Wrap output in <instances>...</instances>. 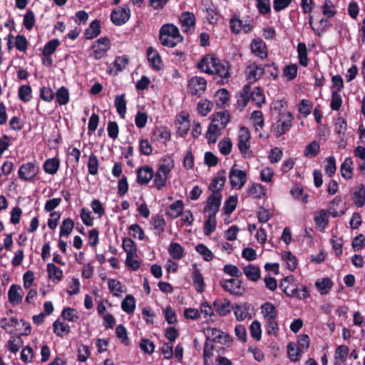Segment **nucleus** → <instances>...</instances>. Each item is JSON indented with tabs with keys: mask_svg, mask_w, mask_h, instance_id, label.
Wrapping results in <instances>:
<instances>
[{
	"mask_svg": "<svg viewBox=\"0 0 365 365\" xmlns=\"http://www.w3.org/2000/svg\"><path fill=\"white\" fill-rule=\"evenodd\" d=\"M248 195L253 198H262L266 194V188L259 183H250L247 187Z\"/></svg>",
	"mask_w": 365,
	"mask_h": 365,
	"instance_id": "26",
	"label": "nucleus"
},
{
	"mask_svg": "<svg viewBox=\"0 0 365 365\" xmlns=\"http://www.w3.org/2000/svg\"><path fill=\"white\" fill-rule=\"evenodd\" d=\"M154 135L158 141L166 144L170 140L171 133L167 128L161 127L154 131Z\"/></svg>",
	"mask_w": 365,
	"mask_h": 365,
	"instance_id": "47",
	"label": "nucleus"
},
{
	"mask_svg": "<svg viewBox=\"0 0 365 365\" xmlns=\"http://www.w3.org/2000/svg\"><path fill=\"white\" fill-rule=\"evenodd\" d=\"M222 134V130L212 120L208 127L206 136L209 143H215Z\"/></svg>",
	"mask_w": 365,
	"mask_h": 365,
	"instance_id": "38",
	"label": "nucleus"
},
{
	"mask_svg": "<svg viewBox=\"0 0 365 365\" xmlns=\"http://www.w3.org/2000/svg\"><path fill=\"white\" fill-rule=\"evenodd\" d=\"M297 53L299 64L306 67L308 65L307 48L304 43H299L297 45Z\"/></svg>",
	"mask_w": 365,
	"mask_h": 365,
	"instance_id": "51",
	"label": "nucleus"
},
{
	"mask_svg": "<svg viewBox=\"0 0 365 365\" xmlns=\"http://www.w3.org/2000/svg\"><path fill=\"white\" fill-rule=\"evenodd\" d=\"M101 33L100 23L97 20L93 21L85 31V36L88 39H93Z\"/></svg>",
	"mask_w": 365,
	"mask_h": 365,
	"instance_id": "44",
	"label": "nucleus"
},
{
	"mask_svg": "<svg viewBox=\"0 0 365 365\" xmlns=\"http://www.w3.org/2000/svg\"><path fill=\"white\" fill-rule=\"evenodd\" d=\"M177 133L181 137H185L190 127L189 114L185 111L181 112L176 118Z\"/></svg>",
	"mask_w": 365,
	"mask_h": 365,
	"instance_id": "14",
	"label": "nucleus"
},
{
	"mask_svg": "<svg viewBox=\"0 0 365 365\" xmlns=\"http://www.w3.org/2000/svg\"><path fill=\"white\" fill-rule=\"evenodd\" d=\"M252 53L257 57L264 59L267 57L268 49L266 43L259 38H255L250 44Z\"/></svg>",
	"mask_w": 365,
	"mask_h": 365,
	"instance_id": "18",
	"label": "nucleus"
},
{
	"mask_svg": "<svg viewBox=\"0 0 365 365\" xmlns=\"http://www.w3.org/2000/svg\"><path fill=\"white\" fill-rule=\"evenodd\" d=\"M324 172L329 176H332L336 170V159L334 156H330L325 160Z\"/></svg>",
	"mask_w": 365,
	"mask_h": 365,
	"instance_id": "64",
	"label": "nucleus"
},
{
	"mask_svg": "<svg viewBox=\"0 0 365 365\" xmlns=\"http://www.w3.org/2000/svg\"><path fill=\"white\" fill-rule=\"evenodd\" d=\"M114 104L118 114L122 118H125L126 113V101L125 99V94L116 96L115 98Z\"/></svg>",
	"mask_w": 365,
	"mask_h": 365,
	"instance_id": "40",
	"label": "nucleus"
},
{
	"mask_svg": "<svg viewBox=\"0 0 365 365\" xmlns=\"http://www.w3.org/2000/svg\"><path fill=\"white\" fill-rule=\"evenodd\" d=\"M216 215H207L203 226V232L206 236L210 235L216 229Z\"/></svg>",
	"mask_w": 365,
	"mask_h": 365,
	"instance_id": "41",
	"label": "nucleus"
},
{
	"mask_svg": "<svg viewBox=\"0 0 365 365\" xmlns=\"http://www.w3.org/2000/svg\"><path fill=\"white\" fill-rule=\"evenodd\" d=\"M352 200L357 207H361L365 204V189L360 185L354 192Z\"/></svg>",
	"mask_w": 365,
	"mask_h": 365,
	"instance_id": "42",
	"label": "nucleus"
},
{
	"mask_svg": "<svg viewBox=\"0 0 365 365\" xmlns=\"http://www.w3.org/2000/svg\"><path fill=\"white\" fill-rule=\"evenodd\" d=\"M122 248L126 255L138 252L136 243L130 237H124L122 240Z\"/></svg>",
	"mask_w": 365,
	"mask_h": 365,
	"instance_id": "53",
	"label": "nucleus"
},
{
	"mask_svg": "<svg viewBox=\"0 0 365 365\" xmlns=\"http://www.w3.org/2000/svg\"><path fill=\"white\" fill-rule=\"evenodd\" d=\"M319 143L314 140L306 146L304 151V155L309 158L315 157L319 153Z\"/></svg>",
	"mask_w": 365,
	"mask_h": 365,
	"instance_id": "56",
	"label": "nucleus"
},
{
	"mask_svg": "<svg viewBox=\"0 0 365 365\" xmlns=\"http://www.w3.org/2000/svg\"><path fill=\"white\" fill-rule=\"evenodd\" d=\"M183 210V201L181 200H178L168 207L166 210V215L171 219H175L181 215Z\"/></svg>",
	"mask_w": 365,
	"mask_h": 365,
	"instance_id": "23",
	"label": "nucleus"
},
{
	"mask_svg": "<svg viewBox=\"0 0 365 365\" xmlns=\"http://www.w3.org/2000/svg\"><path fill=\"white\" fill-rule=\"evenodd\" d=\"M332 286L333 283L328 277L320 278L315 282V287L322 295L327 294Z\"/></svg>",
	"mask_w": 365,
	"mask_h": 365,
	"instance_id": "29",
	"label": "nucleus"
},
{
	"mask_svg": "<svg viewBox=\"0 0 365 365\" xmlns=\"http://www.w3.org/2000/svg\"><path fill=\"white\" fill-rule=\"evenodd\" d=\"M329 212L325 210H321L316 212L314 216V220L317 227L320 231H324L329 223Z\"/></svg>",
	"mask_w": 365,
	"mask_h": 365,
	"instance_id": "22",
	"label": "nucleus"
},
{
	"mask_svg": "<svg viewBox=\"0 0 365 365\" xmlns=\"http://www.w3.org/2000/svg\"><path fill=\"white\" fill-rule=\"evenodd\" d=\"M244 274L251 281L256 282L260 277V269L258 267L248 265L243 269Z\"/></svg>",
	"mask_w": 365,
	"mask_h": 365,
	"instance_id": "48",
	"label": "nucleus"
},
{
	"mask_svg": "<svg viewBox=\"0 0 365 365\" xmlns=\"http://www.w3.org/2000/svg\"><path fill=\"white\" fill-rule=\"evenodd\" d=\"M229 181L232 188L240 190L247 182V173L233 165L229 173Z\"/></svg>",
	"mask_w": 365,
	"mask_h": 365,
	"instance_id": "5",
	"label": "nucleus"
},
{
	"mask_svg": "<svg viewBox=\"0 0 365 365\" xmlns=\"http://www.w3.org/2000/svg\"><path fill=\"white\" fill-rule=\"evenodd\" d=\"M349 347L346 345H339L336 347L335 354H334V361L335 364L341 365L343 364L348 355H349Z\"/></svg>",
	"mask_w": 365,
	"mask_h": 365,
	"instance_id": "35",
	"label": "nucleus"
},
{
	"mask_svg": "<svg viewBox=\"0 0 365 365\" xmlns=\"http://www.w3.org/2000/svg\"><path fill=\"white\" fill-rule=\"evenodd\" d=\"M60 45V41L57 38L52 39L47 42L44 46L43 54L45 56H50L55 52L57 47Z\"/></svg>",
	"mask_w": 365,
	"mask_h": 365,
	"instance_id": "63",
	"label": "nucleus"
},
{
	"mask_svg": "<svg viewBox=\"0 0 365 365\" xmlns=\"http://www.w3.org/2000/svg\"><path fill=\"white\" fill-rule=\"evenodd\" d=\"M192 279L193 286L198 292H203L205 289V284L204 282V277L200 272V270L195 267L194 270L192 273Z\"/></svg>",
	"mask_w": 365,
	"mask_h": 365,
	"instance_id": "27",
	"label": "nucleus"
},
{
	"mask_svg": "<svg viewBox=\"0 0 365 365\" xmlns=\"http://www.w3.org/2000/svg\"><path fill=\"white\" fill-rule=\"evenodd\" d=\"M208 341H212L224 345H230L232 341V337L225 332L214 328L208 327L205 331Z\"/></svg>",
	"mask_w": 365,
	"mask_h": 365,
	"instance_id": "6",
	"label": "nucleus"
},
{
	"mask_svg": "<svg viewBox=\"0 0 365 365\" xmlns=\"http://www.w3.org/2000/svg\"><path fill=\"white\" fill-rule=\"evenodd\" d=\"M217 58L214 54L205 55L197 63V68L202 72L211 75Z\"/></svg>",
	"mask_w": 365,
	"mask_h": 365,
	"instance_id": "19",
	"label": "nucleus"
},
{
	"mask_svg": "<svg viewBox=\"0 0 365 365\" xmlns=\"http://www.w3.org/2000/svg\"><path fill=\"white\" fill-rule=\"evenodd\" d=\"M301 351L294 343H289L287 345L288 356L292 361H297L299 359Z\"/></svg>",
	"mask_w": 365,
	"mask_h": 365,
	"instance_id": "61",
	"label": "nucleus"
},
{
	"mask_svg": "<svg viewBox=\"0 0 365 365\" xmlns=\"http://www.w3.org/2000/svg\"><path fill=\"white\" fill-rule=\"evenodd\" d=\"M211 75H216L220 77L223 82H227L231 76L230 63L225 60H221L217 58Z\"/></svg>",
	"mask_w": 365,
	"mask_h": 365,
	"instance_id": "9",
	"label": "nucleus"
},
{
	"mask_svg": "<svg viewBox=\"0 0 365 365\" xmlns=\"http://www.w3.org/2000/svg\"><path fill=\"white\" fill-rule=\"evenodd\" d=\"M74 227L73 221L70 219H66L62 222V224L60 227V233L59 235L61 237H68L72 232Z\"/></svg>",
	"mask_w": 365,
	"mask_h": 365,
	"instance_id": "57",
	"label": "nucleus"
},
{
	"mask_svg": "<svg viewBox=\"0 0 365 365\" xmlns=\"http://www.w3.org/2000/svg\"><path fill=\"white\" fill-rule=\"evenodd\" d=\"M136 181L140 185H147L153 177V169L151 166L139 167L136 170Z\"/></svg>",
	"mask_w": 365,
	"mask_h": 365,
	"instance_id": "16",
	"label": "nucleus"
},
{
	"mask_svg": "<svg viewBox=\"0 0 365 365\" xmlns=\"http://www.w3.org/2000/svg\"><path fill=\"white\" fill-rule=\"evenodd\" d=\"M251 99L257 106L260 107L265 102V97L262 90L259 87H255L251 91L250 85H246L240 96L237 99V104L241 107H245L249 100Z\"/></svg>",
	"mask_w": 365,
	"mask_h": 365,
	"instance_id": "2",
	"label": "nucleus"
},
{
	"mask_svg": "<svg viewBox=\"0 0 365 365\" xmlns=\"http://www.w3.org/2000/svg\"><path fill=\"white\" fill-rule=\"evenodd\" d=\"M213 103L207 100L202 99L199 101L197 103V111L198 113L202 115L206 116L212 109Z\"/></svg>",
	"mask_w": 365,
	"mask_h": 365,
	"instance_id": "58",
	"label": "nucleus"
},
{
	"mask_svg": "<svg viewBox=\"0 0 365 365\" xmlns=\"http://www.w3.org/2000/svg\"><path fill=\"white\" fill-rule=\"evenodd\" d=\"M153 185L152 187L157 190H163L167 184L168 178L158 173L157 170L154 173L153 172Z\"/></svg>",
	"mask_w": 365,
	"mask_h": 365,
	"instance_id": "46",
	"label": "nucleus"
},
{
	"mask_svg": "<svg viewBox=\"0 0 365 365\" xmlns=\"http://www.w3.org/2000/svg\"><path fill=\"white\" fill-rule=\"evenodd\" d=\"M222 288L234 295H242L244 293V288L241 285L240 281L235 279H225L220 282Z\"/></svg>",
	"mask_w": 365,
	"mask_h": 365,
	"instance_id": "15",
	"label": "nucleus"
},
{
	"mask_svg": "<svg viewBox=\"0 0 365 365\" xmlns=\"http://www.w3.org/2000/svg\"><path fill=\"white\" fill-rule=\"evenodd\" d=\"M87 166L89 174L92 175H96L98 174L99 163L96 155L91 154L89 156Z\"/></svg>",
	"mask_w": 365,
	"mask_h": 365,
	"instance_id": "62",
	"label": "nucleus"
},
{
	"mask_svg": "<svg viewBox=\"0 0 365 365\" xmlns=\"http://www.w3.org/2000/svg\"><path fill=\"white\" fill-rule=\"evenodd\" d=\"M130 17V10L128 7L120 6L114 9L110 14V20L115 26H122Z\"/></svg>",
	"mask_w": 365,
	"mask_h": 365,
	"instance_id": "10",
	"label": "nucleus"
},
{
	"mask_svg": "<svg viewBox=\"0 0 365 365\" xmlns=\"http://www.w3.org/2000/svg\"><path fill=\"white\" fill-rule=\"evenodd\" d=\"M250 134L247 128L242 127L238 132V148L244 158H250L252 151L250 149Z\"/></svg>",
	"mask_w": 365,
	"mask_h": 365,
	"instance_id": "4",
	"label": "nucleus"
},
{
	"mask_svg": "<svg viewBox=\"0 0 365 365\" xmlns=\"http://www.w3.org/2000/svg\"><path fill=\"white\" fill-rule=\"evenodd\" d=\"M129 235L134 238H137L139 240H143L145 239V233L143 230L138 224H133L128 227Z\"/></svg>",
	"mask_w": 365,
	"mask_h": 365,
	"instance_id": "60",
	"label": "nucleus"
},
{
	"mask_svg": "<svg viewBox=\"0 0 365 365\" xmlns=\"http://www.w3.org/2000/svg\"><path fill=\"white\" fill-rule=\"evenodd\" d=\"M221 199L222 195L220 192L212 193L207 200L204 212L207 213V215H216L221 205Z\"/></svg>",
	"mask_w": 365,
	"mask_h": 365,
	"instance_id": "12",
	"label": "nucleus"
},
{
	"mask_svg": "<svg viewBox=\"0 0 365 365\" xmlns=\"http://www.w3.org/2000/svg\"><path fill=\"white\" fill-rule=\"evenodd\" d=\"M53 332L60 337H63L70 332V327L68 324L61 322L60 320H56L54 322L53 324Z\"/></svg>",
	"mask_w": 365,
	"mask_h": 365,
	"instance_id": "43",
	"label": "nucleus"
},
{
	"mask_svg": "<svg viewBox=\"0 0 365 365\" xmlns=\"http://www.w3.org/2000/svg\"><path fill=\"white\" fill-rule=\"evenodd\" d=\"M121 309L127 314H132L135 309V299L133 295H127L121 302Z\"/></svg>",
	"mask_w": 365,
	"mask_h": 365,
	"instance_id": "50",
	"label": "nucleus"
},
{
	"mask_svg": "<svg viewBox=\"0 0 365 365\" xmlns=\"http://www.w3.org/2000/svg\"><path fill=\"white\" fill-rule=\"evenodd\" d=\"M250 307L249 305L245 304H237L233 307V311L235 316L236 317V319L237 321H244L246 319L251 318V315L249 312Z\"/></svg>",
	"mask_w": 365,
	"mask_h": 365,
	"instance_id": "32",
	"label": "nucleus"
},
{
	"mask_svg": "<svg viewBox=\"0 0 365 365\" xmlns=\"http://www.w3.org/2000/svg\"><path fill=\"white\" fill-rule=\"evenodd\" d=\"M60 161L57 158L47 159L43 163V170L49 175H54L59 169Z\"/></svg>",
	"mask_w": 365,
	"mask_h": 365,
	"instance_id": "36",
	"label": "nucleus"
},
{
	"mask_svg": "<svg viewBox=\"0 0 365 365\" xmlns=\"http://www.w3.org/2000/svg\"><path fill=\"white\" fill-rule=\"evenodd\" d=\"M125 265L131 270L135 271L140 267V260L138 252L126 255Z\"/></svg>",
	"mask_w": 365,
	"mask_h": 365,
	"instance_id": "45",
	"label": "nucleus"
},
{
	"mask_svg": "<svg viewBox=\"0 0 365 365\" xmlns=\"http://www.w3.org/2000/svg\"><path fill=\"white\" fill-rule=\"evenodd\" d=\"M282 259L286 264L287 267L290 270L293 271L297 266V257L289 251H284L281 254Z\"/></svg>",
	"mask_w": 365,
	"mask_h": 365,
	"instance_id": "39",
	"label": "nucleus"
},
{
	"mask_svg": "<svg viewBox=\"0 0 365 365\" xmlns=\"http://www.w3.org/2000/svg\"><path fill=\"white\" fill-rule=\"evenodd\" d=\"M212 121L215 123L219 122L221 128H225L230 121V115L227 111L217 112L213 115Z\"/></svg>",
	"mask_w": 365,
	"mask_h": 365,
	"instance_id": "55",
	"label": "nucleus"
},
{
	"mask_svg": "<svg viewBox=\"0 0 365 365\" xmlns=\"http://www.w3.org/2000/svg\"><path fill=\"white\" fill-rule=\"evenodd\" d=\"M260 310L262 317L265 321L276 319L277 317V310L271 302H265L262 304Z\"/></svg>",
	"mask_w": 365,
	"mask_h": 365,
	"instance_id": "25",
	"label": "nucleus"
},
{
	"mask_svg": "<svg viewBox=\"0 0 365 365\" xmlns=\"http://www.w3.org/2000/svg\"><path fill=\"white\" fill-rule=\"evenodd\" d=\"M245 76L250 83H254L259 80L264 73V69L256 63L249 64L245 68Z\"/></svg>",
	"mask_w": 365,
	"mask_h": 365,
	"instance_id": "13",
	"label": "nucleus"
},
{
	"mask_svg": "<svg viewBox=\"0 0 365 365\" xmlns=\"http://www.w3.org/2000/svg\"><path fill=\"white\" fill-rule=\"evenodd\" d=\"M206 88L207 81L203 77L194 76L188 81V89L192 95L200 96Z\"/></svg>",
	"mask_w": 365,
	"mask_h": 365,
	"instance_id": "11",
	"label": "nucleus"
},
{
	"mask_svg": "<svg viewBox=\"0 0 365 365\" xmlns=\"http://www.w3.org/2000/svg\"><path fill=\"white\" fill-rule=\"evenodd\" d=\"M292 120L293 115L290 112L280 113L279 119L272 127V133L277 137L284 135L291 128Z\"/></svg>",
	"mask_w": 365,
	"mask_h": 365,
	"instance_id": "3",
	"label": "nucleus"
},
{
	"mask_svg": "<svg viewBox=\"0 0 365 365\" xmlns=\"http://www.w3.org/2000/svg\"><path fill=\"white\" fill-rule=\"evenodd\" d=\"M175 167L174 159L170 156L166 155L160 160L157 171L165 176L168 179L170 178V173Z\"/></svg>",
	"mask_w": 365,
	"mask_h": 365,
	"instance_id": "17",
	"label": "nucleus"
},
{
	"mask_svg": "<svg viewBox=\"0 0 365 365\" xmlns=\"http://www.w3.org/2000/svg\"><path fill=\"white\" fill-rule=\"evenodd\" d=\"M23 297L24 291L19 285L13 284L10 286L8 292V299L12 305L19 304L22 302Z\"/></svg>",
	"mask_w": 365,
	"mask_h": 365,
	"instance_id": "20",
	"label": "nucleus"
},
{
	"mask_svg": "<svg viewBox=\"0 0 365 365\" xmlns=\"http://www.w3.org/2000/svg\"><path fill=\"white\" fill-rule=\"evenodd\" d=\"M39 168L36 163L29 162L22 164L19 170V178L24 181L32 180L38 173Z\"/></svg>",
	"mask_w": 365,
	"mask_h": 365,
	"instance_id": "7",
	"label": "nucleus"
},
{
	"mask_svg": "<svg viewBox=\"0 0 365 365\" xmlns=\"http://www.w3.org/2000/svg\"><path fill=\"white\" fill-rule=\"evenodd\" d=\"M108 286L113 296L119 297L125 292V287L121 282L115 279H109Z\"/></svg>",
	"mask_w": 365,
	"mask_h": 365,
	"instance_id": "33",
	"label": "nucleus"
},
{
	"mask_svg": "<svg viewBox=\"0 0 365 365\" xmlns=\"http://www.w3.org/2000/svg\"><path fill=\"white\" fill-rule=\"evenodd\" d=\"M179 20L184 32H189L194 29L195 16L193 13L188 11L182 12L179 17Z\"/></svg>",
	"mask_w": 365,
	"mask_h": 365,
	"instance_id": "21",
	"label": "nucleus"
},
{
	"mask_svg": "<svg viewBox=\"0 0 365 365\" xmlns=\"http://www.w3.org/2000/svg\"><path fill=\"white\" fill-rule=\"evenodd\" d=\"M215 98L218 106H223L229 99V93L225 88L219 89L215 95Z\"/></svg>",
	"mask_w": 365,
	"mask_h": 365,
	"instance_id": "59",
	"label": "nucleus"
},
{
	"mask_svg": "<svg viewBox=\"0 0 365 365\" xmlns=\"http://www.w3.org/2000/svg\"><path fill=\"white\" fill-rule=\"evenodd\" d=\"M110 43L107 37H101L93 43L91 49L93 56L96 60H99L104 57L107 51L110 49Z\"/></svg>",
	"mask_w": 365,
	"mask_h": 365,
	"instance_id": "8",
	"label": "nucleus"
},
{
	"mask_svg": "<svg viewBox=\"0 0 365 365\" xmlns=\"http://www.w3.org/2000/svg\"><path fill=\"white\" fill-rule=\"evenodd\" d=\"M159 39L164 46L173 48L180 43L183 38L177 26L172 24H166L160 29Z\"/></svg>",
	"mask_w": 365,
	"mask_h": 365,
	"instance_id": "1",
	"label": "nucleus"
},
{
	"mask_svg": "<svg viewBox=\"0 0 365 365\" xmlns=\"http://www.w3.org/2000/svg\"><path fill=\"white\" fill-rule=\"evenodd\" d=\"M226 180L225 171L222 170L218 172L217 176L212 180L210 185V190H212V193L215 192H220V191L224 187Z\"/></svg>",
	"mask_w": 365,
	"mask_h": 365,
	"instance_id": "28",
	"label": "nucleus"
},
{
	"mask_svg": "<svg viewBox=\"0 0 365 365\" xmlns=\"http://www.w3.org/2000/svg\"><path fill=\"white\" fill-rule=\"evenodd\" d=\"M147 56L151 66L156 70H160L162 66V61L158 52L153 48L149 47L147 50Z\"/></svg>",
	"mask_w": 365,
	"mask_h": 365,
	"instance_id": "30",
	"label": "nucleus"
},
{
	"mask_svg": "<svg viewBox=\"0 0 365 365\" xmlns=\"http://www.w3.org/2000/svg\"><path fill=\"white\" fill-rule=\"evenodd\" d=\"M56 101L61 106L66 105L69 102V92L68 90L61 86L57 89L56 92Z\"/></svg>",
	"mask_w": 365,
	"mask_h": 365,
	"instance_id": "52",
	"label": "nucleus"
},
{
	"mask_svg": "<svg viewBox=\"0 0 365 365\" xmlns=\"http://www.w3.org/2000/svg\"><path fill=\"white\" fill-rule=\"evenodd\" d=\"M46 268L48 278L53 282L58 283L62 279L63 276V271L54 264L48 263Z\"/></svg>",
	"mask_w": 365,
	"mask_h": 365,
	"instance_id": "34",
	"label": "nucleus"
},
{
	"mask_svg": "<svg viewBox=\"0 0 365 365\" xmlns=\"http://www.w3.org/2000/svg\"><path fill=\"white\" fill-rule=\"evenodd\" d=\"M195 250L206 262L211 261L214 257L212 252L204 244L197 245L195 246Z\"/></svg>",
	"mask_w": 365,
	"mask_h": 365,
	"instance_id": "54",
	"label": "nucleus"
},
{
	"mask_svg": "<svg viewBox=\"0 0 365 365\" xmlns=\"http://www.w3.org/2000/svg\"><path fill=\"white\" fill-rule=\"evenodd\" d=\"M341 177L345 180H351L354 174V161L351 158H346L340 166Z\"/></svg>",
	"mask_w": 365,
	"mask_h": 365,
	"instance_id": "24",
	"label": "nucleus"
},
{
	"mask_svg": "<svg viewBox=\"0 0 365 365\" xmlns=\"http://www.w3.org/2000/svg\"><path fill=\"white\" fill-rule=\"evenodd\" d=\"M292 196L299 202L307 203L308 195L304 192V189L299 186L294 185L290 190Z\"/></svg>",
	"mask_w": 365,
	"mask_h": 365,
	"instance_id": "49",
	"label": "nucleus"
},
{
	"mask_svg": "<svg viewBox=\"0 0 365 365\" xmlns=\"http://www.w3.org/2000/svg\"><path fill=\"white\" fill-rule=\"evenodd\" d=\"M168 251L170 257L175 260H180L184 256L183 247L175 242H172L169 245Z\"/></svg>",
	"mask_w": 365,
	"mask_h": 365,
	"instance_id": "37",
	"label": "nucleus"
},
{
	"mask_svg": "<svg viewBox=\"0 0 365 365\" xmlns=\"http://www.w3.org/2000/svg\"><path fill=\"white\" fill-rule=\"evenodd\" d=\"M215 311L220 316H225L233 309L230 301L227 299L217 300L213 303Z\"/></svg>",
	"mask_w": 365,
	"mask_h": 365,
	"instance_id": "31",
	"label": "nucleus"
}]
</instances>
